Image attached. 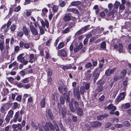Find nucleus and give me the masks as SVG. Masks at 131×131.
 I'll return each mask as SVG.
<instances>
[{
	"label": "nucleus",
	"instance_id": "1",
	"mask_svg": "<svg viewBox=\"0 0 131 131\" xmlns=\"http://www.w3.org/2000/svg\"><path fill=\"white\" fill-rule=\"evenodd\" d=\"M116 10L113 9L111 12L108 13V14L105 17V19L107 20H113L114 19L115 17L114 13L116 12Z\"/></svg>",
	"mask_w": 131,
	"mask_h": 131
},
{
	"label": "nucleus",
	"instance_id": "2",
	"mask_svg": "<svg viewBox=\"0 0 131 131\" xmlns=\"http://www.w3.org/2000/svg\"><path fill=\"white\" fill-rule=\"evenodd\" d=\"M49 128L50 130H54V127L51 122H46L45 126L44 127V129L46 131H48L49 130Z\"/></svg>",
	"mask_w": 131,
	"mask_h": 131
},
{
	"label": "nucleus",
	"instance_id": "3",
	"mask_svg": "<svg viewBox=\"0 0 131 131\" xmlns=\"http://www.w3.org/2000/svg\"><path fill=\"white\" fill-rule=\"evenodd\" d=\"M99 70H101L100 69H99V68H97L95 69L93 73V76L94 77L93 82L95 83L97 79L98 78L100 75V72Z\"/></svg>",
	"mask_w": 131,
	"mask_h": 131
},
{
	"label": "nucleus",
	"instance_id": "4",
	"mask_svg": "<svg viewBox=\"0 0 131 131\" xmlns=\"http://www.w3.org/2000/svg\"><path fill=\"white\" fill-rule=\"evenodd\" d=\"M46 116L47 117L52 120L53 118V116L51 111L49 109H47L46 110Z\"/></svg>",
	"mask_w": 131,
	"mask_h": 131
},
{
	"label": "nucleus",
	"instance_id": "5",
	"mask_svg": "<svg viewBox=\"0 0 131 131\" xmlns=\"http://www.w3.org/2000/svg\"><path fill=\"white\" fill-rule=\"evenodd\" d=\"M102 124L101 123L97 121H95L91 123L90 125L93 127L98 128L100 127Z\"/></svg>",
	"mask_w": 131,
	"mask_h": 131
},
{
	"label": "nucleus",
	"instance_id": "6",
	"mask_svg": "<svg viewBox=\"0 0 131 131\" xmlns=\"http://www.w3.org/2000/svg\"><path fill=\"white\" fill-rule=\"evenodd\" d=\"M30 28L32 34L35 35H38V31L37 29H36L33 25H30Z\"/></svg>",
	"mask_w": 131,
	"mask_h": 131
},
{
	"label": "nucleus",
	"instance_id": "7",
	"mask_svg": "<svg viewBox=\"0 0 131 131\" xmlns=\"http://www.w3.org/2000/svg\"><path fill=\"white\" fill-rule=\"evenodd\" d=\"M71 13H68L65 14L63 18V20L66 22L70 21L71 19Z\"/></svg>",
	"mask_w": 131,
	"mask_h": 131
},
{
	"label": "nucleus",
	"instance_id": "8",
	"mask_svg": "<svg viewBox=\"0 0 131 131\" xmlns=\"http://www.w3.org/2000/svg\"><path fill=\"white\" fill-rule=\"evenodd\" d=\"M58 90L60 93L64 94L66 93L67 91L66 88L62 85H60L59 87Z\"/></svg>",
	"mask_w": 131,
	"mask_h": 131
},
{
	"label": "nucleus",
	"instance_id": "9",
	"mask_svg": "<svg viewBox=\"0 0 131 131\" xmlns=\"http://www.w3.org/2000/svg\"><path fill=\"white\" fill-rule=\"evenodd\" d=\"M116 68H114L112 69H108L105 72V74L107 76H109L111 74L113 73L116 69Z\"/></svg>",
	"mask_w": 131,
	"mask_h": 131
},
{
	"label": "nucleus",
	"instance_id": "10",
	"mask_svg": "<svg viewBox=\"0 0 131 131\" xmlns=\"http://www.w3.org/2000/svg\"><path fill=\"white\" fill-rule=\"evenodd\" d=\"M58 55L59 56L65 57L67 56V53L63 49H62L58 51Z\"/></svg>",
	"mask_w": 131,
	"mask_h": 131
},
{
	"label": "nucleus",
	"instance_id": "11",
	"mask_svg": "<svg viewBox=\"0 0 131 131\" xmlns=\"http://www.w3.org/2000/svg\"><path fill=\"white\" fill-rule=\"evenodd\" d=\"M67 11L68 12H71L75 14L79 13L78 10L75 8H68L67 9Z\"/></svg>",
	"mask_w": 131,
	"mask_h": 131
},
{
	"label": "nucleus",
	"instance_id": "12",
	"mask_svg": "<svg viewBox=\"0 0 131 131\" xmlns=\"http://www.w3.org/2000/svg\"><path fill=\"white\" fill-rule=\"evenodd\" d=\"M73 90V93L74 96L77 98L78 100H79L80 98V96L78 91L77 90L76 88H74Z\"/></svg>",
	"mask_w": 131,
	"mask_h": 131
},
{
	"label": "nucleus",
	"instance_id": "13",
	"mask_svg": "<svg viewBox=\"0 0 131 131\" xmlns=\"http://www.w3.org/2000/svg\"><path fill=\"white\" fill-rule=\"evenodd\" d=\"M83 44L81 43H79V45L76 46L74 48V51L75 52H77L79 50L83 48Z\"/></svg>",
	"mask_w": 131,
	"mask_h": 131
},
{
	"label": "nucleus",
	"instance_id": "14",
	"mask_svg": "<svg viewBox=\"0 0 131 131\" xmlns=\"http://www.w3.org/2000/svg\"><path fill=\"white\" fill-rule=\"evenodd\" d=\"M59 111L60 113L62 115V117L63 118L65 117V116L66 113V109L64 108H59Z\"/></svg>",
	"mask_w": 131,
	"mask_h": 131
},
{
	"label": "nucleus",
	"instance_id": "15",
	"mask_svg": "<svg viewBox=\"0 0 131 131\" xmlns=\"http://www.w3.org/2000/svg\"><path fill=\"white\" fill-rule=\"evenodd\" d=\"M41 23L43 27H45V26H46L47 28H49V23L48 20H45L44 21L42 20L41 21Z\"/></svg>",
	"mask_w": 131,
	"mask_h": 131
},
{
	"label": "nucleus",
	"instance_id": "16",
	"mask_svg": "<svg viewBox=\"0 0 131 131\" xmlns=\"http://www.w3.org/2000/svg\"><path fill=\"white\" fill-rule=\"evenodd\" d=\"M77 115L80 116H81L83 114V111L82 108L80 107L76 109Z\"/></svg>",
	"mask_w": 131,
	"mask_h": 131
},
{
	"label": "nucleus",
	"instance_id": "17",
	"mask_svg": "<svg viewBox=\"0 0 131 131\" xmlns=\"http://www.w3.org/2000/svg\"><path fill=\"white\" fill-rule=\"evenodd\" d=\"M30 59L29 60V62L31 63H32L34 62L35 60L36 59L35 57H34V54H30L29 56Z\"/></svg>",
	"mask_w": 131,
	"mask_h": 131
},
{
	"label": "nucleus",
	"instance_id": "18",
	"mask_svg": "<svg viewBox=\"0 0 131 131\" xmlns=\"http://www.w3.org/2000/svg\"><path fill=\"white\" fill-rule=\"evenodd\" d=\"M19 111L16 113L13 118L14 123H16L17 122V120L19 116Z\"/></svg>",
	"mask_w": 131,
	"mask_h": 131
},
{
	"label": "nucleus",
	"instance_id": "19",
	"mask_svg": "<svg viewBox=\"0 0 131 131\" xmlns=\"http://www.w3.org/2000/svg\"><path fill=\"white\" fill-rule=\"evenodd\" d=\"M17 60L21 62H23L25 60L24 57H23L22 54H20L17 57Z\"/></svg>",
	"mask_w": 131,
	"mask_h": 131
},
{
	"label": "nucleus",
	"instance_id": "20",
	"mask_svg": "<svg viewBox=\"0 0 131 131\" xmlns=\"http://www.w3.org/2000/svg\"><path fill=\"white\" fill-rule=\"evenodd\" d=\"M6 25L7 24H5L1 28V32H3L4 33H5L8 31L9 30V28L7 27V28L5 29L7 26Z\"/></svg>",
	"mask_w": 131,
	"mask_h": 131
},
{
	"label": "nucleus",
	"instance_id": "21",
	"mask_svg": "<svg viewBox=\"0 0 131 131\" xmlns=\"http://www.w3.org/2000/svg\"><path fill=\"white\" fill-rule=\"evenodd\" d=\"M130 106V105L129 103H127L122 104L121 107L122 110H125L129 108Z\"/></svg>",
	"mask_w": 131,
	"mask_h": 131
},
{
	"label": "nucleus",
	"instance_id": "22",
	"mask_svg": "<svg viewBox=\"0 0 131 131\" xmlns=\"http://www.w3.org/2000/svg\"><path fill=\"white\" fill-rule=\"evenodd\" d=\"M108 116V115L107 114L105 113L104 114L98 116L97 117V119L98 120H101L103 119L104 118L107 117Z\"/></svg>",
	"mask_w": 131,
	"mask_h": 131
},
{
	"label": "nucleus",
	"instance_id": "23",
	"mask_svg": "<svg viewBox=\"0 0 131 131\" xmlns=\"http://www.w3.org/2000/svg\"><path fill=\"white\" fill-rule=\"evenodd\" d=\"M116 106H114L112 104H110L108 105L107 107V109L108 110H110L112 111H114L116 110Z\"/></svg>",
	"mask_w": 131,
	"mask_h": 131
},
{
	"label": "nucleus",
	"instance_id": "24",
	"mask_svg": "<svg viewBox=\"0 0 131 131\" xmlns=\"http://www.w3.org/2000/svg\"><path fill=\"white\" fill-rule=\"evenodd\" d=\"M81 3V2L79 1L72 2L71 3L70 6H69V7L70 6H76L80 5Z\"/></svg>",
	"mask_w": 131,
	"mask_h": 131
},
{
	"label": "nucleus",
	"instance_id": "25",
	"mask_svg": "<svg viewBox=\"0 0 131 131\" xmlns=\"http://www.w3.org/2000/svg\"><path fill=\"white\" fill-rule=\"evenodd\" d=\"M23 32H24V34L26 36H27L28 35L29 31L26 26H24L23 27Z\"/></svg>",
	"mask_w": 131,
	"mask_h": 131
},
{
	"label": "nucleus",
	"instance_id": "26",
	"mask_svg": "<svg viewBox=\"0 0 131 131\" xmlns=\"http://www.w3.org/2000/svg\"><path fill=\"white\" fill-rule=\"evenodd\" d=\"M75 21L69 22L68 23V27L70 29L73 28L75 26Z\"/></svg>",
	"mask_w": 131,
	"mask_h": 131
},
{
	"label": "nucleus",
	"instance_id": "27",
	"mask_svg": "<svg viewBox=\"0 0 131 131\" xmlns=\"http://www.w3.org/2000/svg\"><path fill=\"white\" fill-rule=\"evenodd\" d=\"M46 102L45 98L43 97L40 102V105L41 108H44L45 107Z\"/></svg>",
	"mask_w": 131,
	"mask_h": 131
},
{
	"label": "nucleus",
	"instance_id": "28",
	"mask_svg": "<svg viewBox=\"0 0 131 131\" xmlns=\"http://www.w3.org/2000/svg\"><path fill=\"white\" fill-rule=\"evenodd\" d=\"M127 81L126 80H125L122 83V86L123 87V90L125 91L126 90V88L127 87Z\"/></svg>",
	"mask_w": 131,
	"mask_h": 131
},
{
	"label": "nucleus",
	"instance_id": "29",
	"mask_svg": "<svg viewBox=\"0 0 131 131\" xmlns=\"http://www.w3.org/2000/svg\"><path fill=\"white\" fill-rule=\"evenodd\" d=\"M120 2L117 1H116L114 4V8L113 9H114L115 10H116V9H117L118 7L120 5Z\"/></svg>",
	"mask_w": 131,
	"mask_h": 131
},
{
	"label": "nucleus",
	"instance_id": "30",
	"mask_svg": "<svg viewBox=\"0 0 131 131\" xmlns=\"http://www.w3.org/2000/svg\"><path fill=\"white\" fill-rule=\"evenodd\" d=\"M70 29L68 27L66 28L62 31V32L63 34H66L70 32Z\"/></svg>",
	"mask_w": 131,
	"mask_h": 131
},
{
	"label": "nucleus",
	"instance_id": "31",
	"mask_svg": "<svg viewBox=\"0 0 131 131\" xmlns=\"http://www.w3.org/2000/svg\"><path fill=\"white\" fill-rule=\"evenodd\" d=\"M126 73V70L125 69H124L121 71L120 73V75L121 77H124Z\"/></svg>",
	"mask_w": 131,
	"mask_h": 131
},
{
	"label": "nucleus",
	"instance_id": "32",
	"mask_svg": "<svg viewBox=\"0 0 131 131\" xmlns=\"http://www.w3.org/2000/svg\"><path fill=\"white\" fill-rule=\"evenodd\" d=\"M48 11V9L46 8H44L42 10V12L41 15L42 16L45 15L46 13H47Z\"/></svg>",
	"mask_w": 131,
	"mask_h": 131
},
{
	"label": "nucleus",
	"instance_id": "33",
	"mask_svg": "<svg viewBox=\"0 0 131 131\" xmlns=\"http://www.w3.org/2000/svg\"><path fill=\"white\" fill-rule=\"evenodd\" d=\"M58 125L61 130L64 131L66 129L64 128L62 123H61V120H60Z\"/></svg>",
	"mask_w": 131,
	"mask_h": 131
},
{
	"label": "nucleus",
	"instance_id": "34",
	"mask_svg": "<svg viewBox=\"0 0 131 131\" xmlns=\"http://www.w3.org/2000/svg\"><path fill=\"white\" fill-rule=\"evenodd\" d=\"M64 45V43L63 42H61L58 44L57 48L58 49H60L63 47ZM56 48L57 49V48L56 47Z\"/></svg>",
	"mask_w": 131,
	"mask_h": 131
},
{
	"label": "nucleus",
	"instance_id": "35",
	"mask_svg": "<svg viewBox=\"0 0 131 131\" xmlns=\"http://www.w3.org/2000/svg\"><path fill=\"white\" fill-rule=\"evenodd\" d=\"M38 27L40 29V32L41 34V35L43 34L45 32L43 28L41 26H38Z\"/></svg>",
	"mask_w": 131,
	"mask_h": 131
},
{
	"label": "nucleus",
	"instance_id": "36",
	"mask_svg": "<svg viewBox=\"0 0 131 131\" xmlns=\"http://www.w3.org/2000/svg\"><path fill=\"white\" fill-rule=\"evenodd\" d=\"M69 106L70 108L71 111L72 112H74L75 111V110L71 103H69Z\"/></svg>",
	"mask_w": 131,
	"mask_h": 131
},
{
	"label": "nucleus",
	"instance_id": "37",
	"mask_svg": "<svg viewBox=\"0 0 131 131\" xmlns=\"http://www.w3.org/2000/svg\"><path fill=\"white\" fill-rule=\"evenodd\" d=\"M52 70L50 68L48 69L47 71V75L48 77H51L52 75Z\"/></svg>",
	"mask_w": 131,
	"mask_h": 131
},
{
	"label": "nucleus",
	"instance_id": "38",
	"mask_svg": "<svg viewBox=\"0 0 131 131\" xmlns=\"http://www.w3.org/2000/svg\"><path fill=\"white\" fill-rule=\"evenodd\" d=\"M91 62L92 63V66L94 67H95L97 66V60H94L93 59H91Z\"/></svg>",
	"mask_w": 131,
	"mask_h": 131
},
{
	"label": "nucleus",
	"instance_id": "39",
	"mask_svg": "<svg viewBox=\"0 0 131 131\" xmlns=\"http://www.w3.org/2000/svg\"><path fill=\"white\" fill-rule=\"evenodd\" d=\"M118 47L119 49L118 50L119 53L122 52L123 51V46L122 44L121 43H119Z\"/></svg>",
	"mask_w": 131,
	"mask_h": 131
},
{
	"label": "nucleus",
	"instance_id": "40",
	"mask_svg": "<svg viewBox=\"0 0 131 131\" xmlns=\"http://www.w3.org/2000/svg\"><path fill=\"white\" fill-rule=\"evenodd\" d=\"M92 66V64L91 62H88L85 65V67L87 68H89L91 67Z\"/></svg>",
	"mask_w": 131,
	"mask_h": 131
},
{
	"label": "nucleus",
	"instance_id": "41",
	"mask_svg": "<svg viewBox=\"0 0 131 131\" xmlns=\"http://www.w3.org/2000/svg\"><path fill=\"white\" fill-rule=\"evenodd\" d=\"M122 100V97H119V96L118 95L115 100V102L116 103H118Z\"/></svg>",
	"mask_w": 131,
	"mask_h": 131
},
{
	"label": "nucleus",
	"instance_id": "42",
	"mask_svg": "<svg viewBox=\"0 0 131 131\" xmlns=\"http://www.w3.org/2000/svg\"><path fill=\"white\" fill-rule=\"evenodd\" d=\"M64 96H61L60 97V102L62 104H63L65 102V101L64 100Z\"/></svg>",
	"mask_w": 131,
	"mask_h": 131
},
{
	"label": "nucleus",
	"instance_id": "43",
	"mask_svg": "<svg viewBox=\"0 0 131 131\" xmlns=\"http://www.w3.org/2000/svg\"><path fill=\"white\" fill-rule=\"evenodd\" d=\"M84 31H83L82 29L81 28L80 30H79L75 34V36L84 33Z\"/></svg>",
	"mask_w": 131,
	"mask_h": 131
},
{
	"label": "nucleus",
	"instance_id": "44",
	"mask_svg": "<svg viewBox=\"0 0 131 131\" xmlns=\"http://www.w3.org/2000/svg\"><path fill=\"white\" fill-rule=\"evenodd\" d=\"M58 9V7L57 5H53L52 8V9L53 11L55 12H57Z\"/></svg>",
	"mask_w": 131,
	"mask_h": 131
},
{
	"label": "nucleus",
	"instance_id": "45",
	"mask_svg": "<svg viewBox=\"0 0 131 131\" xmlns=\"http://www.w3.org/2000/svg\"><path fill=\"white\" fill-rule=\"evenodd\" d=\"M125 92H123L121 93L118 95L119 96L121 97H122V99L123 100L124 99L125 96L126 95L125 94Z\"/></svg>",
	"mask_w": 131,
	"mask_h": 131
},
{
	"label": "nucleus",
	"instance_id": "46",
	"mask_svg": "<svg viewBox=\"0 0 131 131\" xmlns=\"http://www.w3.org/2000/svg\"><path fill=\"white\" fill-rule=\"evenodd\" d=\"M4 42H0V50L1 51H2L4 49Z\"/></svg>",
	"mask_w": 131,
	"mask_h": 131
},
{
	"label": "nucleus",
	"instance_id": "47",
	"mask_svg": "<svg viewBox=\"0 0 131 131\" xmlns=\"http://www.w3.org/2000/svg\"><path fill=\"white\" fill-rule=\"evenodd\" d=\"M14 113V111L12 110H10L8 112V115H9L10 118L13 117Z\"/></svg>",
	"mask_w": 131,
	"mask_h": 131
},
{
	"label": "nucleus",
	"instance_id": "48",
	"mask_svg": "<svg viewBox=\"0 0 131 131\" xmlns=\"http://www.w3.org/2000/svg\"><path fill=\"white\" fill-rule=\"evenodd\" d=\"M103 89V87L101 85H100L98 87L97 90L98 91V92H100L102 91Z\"/></svg>",
	"mask_w": 131,
	"mask_h": 131
},
{
	"label": "nucleus",
	"instance_id": "49",
	"mask_svg": "<svg viewBox=\"0 0 131 131\" xmlns=\"http://www.w3.org/2000/svg\"><path fill=\"white\" fill-rule=\"evenodd\" d=\"M24 35L23 32L22 31H18L17 34V36L20 37H22Z\"/></svg>",
	"mask_w": 131,
	"mask_h": 131
},
{
	"label": "nucleus",
	"instance_id": "50",
	"mask_svg": "<svg viewBox=\"0 0 131 131\" xmlns=\"http://www.w3.org/2000/svg\"><path fill=\"white\" fill-rule=\"evenodd\" d=\"M106 47V43L105 41H104L101 43V48L102 49L105 48Z\"/></svg>",
	"mask_w": 131,
	"mask_h": 131
},
{
	"label": "nucleus",
	"instance_id": "51",
	"mask_svg": "<svg viewBox=\"0 0 131 131\" xmlns=\"http://www.w3.org/2000/svg\"><path fill=\"white\" fill-rule=\"evenodd\" d=\"M123 124L125 126L128 127L129 126L130 123L128 121H126L124 122Z\"/></svg>",
	"mask_w": 131,
	"mask_h": 131
},
{
	"label": "nucleus",
	"instance_id": "52",
	"mask_svg": "<svg viewBox=\"0 0 131 131\" xmlns=\"http://www.w3.org/2000/svg\"><path fill=\"white\" fill-rule=\"evenodd\" d=\"M10 28L11 31H14L15 30L16 28V26L15 25H13L10 27Z\"/></svg>",
	"mask_w": 131,
	"mask_h": 131
},
{
	"label": "nucleus",
	"instance_id": "53",
	"mask_svg": "<svg viewBox=\"0 0 131 131\" xmlns=\"http://www.w3.org/2000/svg\"><path fill=\"white\" fill-rule=\"evenodd\" d=\"M17 129L19 131H21L22 129V127L21 124H17Z\"/></svg>",
	"mask_w": 131,
	"mask_h": 131
},
{
	"label": "nucleus",
	"instance_id": "54",
	"mask_svg": "<svg viewBox=\"0 0 131 131\" xmlns=\"http://www.w3.org/2000/svg\"><path fill=\"white\" fill-rule=\"evenodd\" d=\"M89 27V25H88L82 28V29L84 32H85L88 30V28Z\"/></svg>",
	"mask_w": 131,
	"mask_h": 131
},
{
	"label": "nucleus",
	"instance_id": "55",
	"mask_svg": "<svg viewBox=\"0 0 131 131\" xmlns=\"http://www.w3.org/2000/svg\"><path fill=\"white\" fill-rule=\"evenodd\" d=\"M74 107L76 109L79 106V104L77 101H75L74 102Z\"/></svg>",
	"mask_w": 131,
	"mask_h": 131
},
{
	"label": "nucleus",
	"instance_id": "56",
	"mask_svg": "<svg viewBox=\"0 0 131 131\" xmlns=\"http://www.w3.org/2000/svg\"><path fill=\"white\" fill-rule=\"evenodd\" d=\"M10 117L8 115H7L6 116V117L5 119V121H6V122L7 123H8L9 122L10 119Z\"/></svg>",
	"mask_w": 131,
	"mask_h": 131
},
{
	"label": "nucleus",
	"instance_id": "57",
	"mask_svg": "<svg viewBox=\"0 0 131 131\" xmlns=\"http://www.w3.org/2000/svg\"><path fill=\"white\" fill-rule=\"evenodd\" d=\"M115 127L117 128H122L123 127V125L122 124H117L115 125Z\"/></svg>",
	"mask_w": 131,
	"mask_h": 131
},
{
	"label": "nucleus",
	"instance_id": "58",
	"mask_svg": "<svg viewBox=\"0 0 131 131\" xmlns=\"http://www.w3.org/2000/svg\"><path fill=\"white\" fill-rule=\"evenodd\" d=\"M20 74L22 76H24L26 75V73L25 70H22L19 72Z\"/></svg>",
	"mask_w": 131,
	"mask_h": 131
},
{
	"label": "nucleus",
	"instance_id": "59",
	"mask_svg": "<svg viewBox=\"0 0 131 131\" xmlns=\"http://www.w3.org/2000/svg\"><path fill=\"white\" fill-rule=\"evenodd\" d=\"M19 50V47L18 46H16L14 48V52L15 53H17Z\"/></svg>",
	"mask_w": 131,
	"mask_h": 131
},
{
	"label": "nucleus",
	"instance_id": "60",
	"mask_svg": "<svg viewBox=\"0 0 131 131\" xmlns=\"http://www.w3.org/2000/svg\"><path fill=\"white\" fill-rule=\"evenodd\" d=\"M62 68L65 71L66 70H68L69 69H71V66H64L62 67Z\"/></svg>",
	"mask_w": 131,
	"mask_h": 131
},
{
	"label": "nucleus",
	"instance_id": "61",
	"mask_svg": "<svg viewBox=\"0 0 131 131\" xmlns=\"http://www.w3.org/2000/svg\"><path fill=\"white\" fill-rule=\"evenodd\" d=\"M7 80L10 82H12L14 81V79L12 77H9L7 78Z\"/></svg>",
	"mask_w": 131,
	"mask_h": 131
},
{
	"label": "nucleus",
	"instance_id": "62",
	"mask_svg": "<svg viewBox=\"0 0 131 131\" xmlns=\"http://www.w3.org/2000/svg\"><path fill=\"white\" fill-rule=\"evenodd\" d=\"M100 16L101 17L103 18L105 15V13L104 12H101L99 14Z\"/></svg>",
	"mask_w": 131,
	"mask_h": 131
},
{
	"label": "nucleus",
	"instance_id": "63",
	"mask_svg": "<svg viewBox=\"0 0 131 131\" xmlns=\"http://www.w3.org/2000/svg\"><path fill=\"white\" fill-rule=\"evenodd\" d=\"M113 7V5L112 3H109L108 5V8L109 9L111 10L112 9Z\"/></svg>",
	"mask_w": 131,
	"mask_h": 131
},
{
	"label": "nucleus",
	"instance_id": "64",
	"mask_svg": "<svg viewBox=\"0 0 131 131\" xmlns=\"http://www.w3.org/2000/svg\"><path fill=\"white\" fill-rule=\"evenodd\" d=\"M28 78H27L24 79L22 80V82L24 83H28L29 82Z\"/></svg>",
	"mask_w": 131,
	"mask_h": 131
}]
</instances>
